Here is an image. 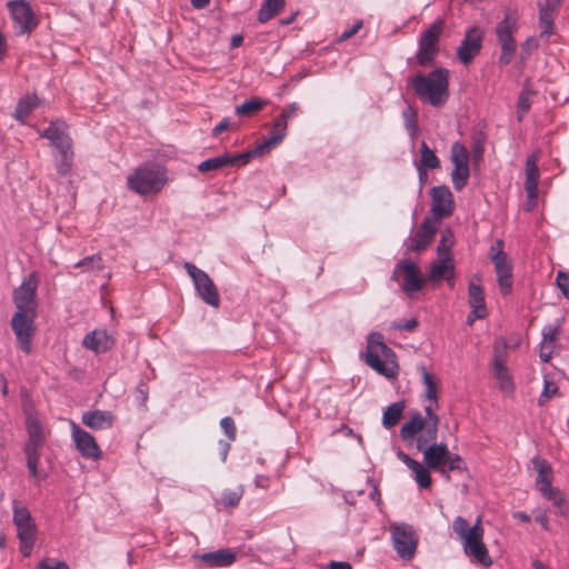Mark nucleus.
Instances as JSON below:
<instances>
[{"label": "nucleus", "mask_w": 569, "mask_h": 569, "mask_svg": "<svg viewBox=\"0 0 569 569\" xmlns=\"http://www.w3.org/2000/svg\"><path fill=\"white\" fill-rule=\"evenodd\" d=\"M81 421L92 430H104L112 427L113 416L110 411L90 410L82 415Z\"/></svg>", "instance_id": "obj_29"}, {"label": "nucleus", "mask_w": 569, "mask_h": 569, "mask_svg": "<svg viewBox=\"0 0 569 569\" xmlns=\"http://www.w3.org/2000/svg\"><path fill=\"white\" fill-rule=\"evenodd\" d=\"M540 492L546 499L550 500L555 506H557V507L562 506L563 496L558 488H553L550 486V487L541 490Z\"/></svg>", "instance_id": "obj_48"}, {"label": "nucleus", "mask_w": 569, "mask_h": 569, "mask_svg": "<svg viewBox=\"0 0 569 569\" xmlns=\"http://www.w3.org/2000/svg\"><path fill=\"white\" fill-rule=\"evenodd\" d=\"M183 268L192 279L194 289L202 301L211 307L218 308L220 305V296L209 274L191 262H184Z\"/></svg>", "instance_id": "obj_11"}, {"label": "nucleus", "mask_w": 569, "mask_h": 569, "mask_svg": "<svg viewBox=\"0 0 569 569\" xmlns=\"http://www.w3.org/2000/svg\"><path fill=\"white\" fill-rule=\"evenodd\" d=\"M445 21L437 19L426 29L420 39L416 59L419 66L427 67L431 64L439 52V39L443 31Z\"/></svg>", "instance_id": "obj_8"}, {"label": "nucleus", "mask_w": 569, "mask_h": 569, "mask_svg": "<svg viewBox=\"0 0 569 569\" xmlns=\"http://www.w3.org/2000/svg\"><path fill=\"white\" fill-rule=\"evenodd\" d=\"M426 412V432L421 433L416 441V447L418 450H422L423 447L430 441V440H437L438 438V425H439V417L433 411L431 406L425 407Z\"/></svg>", "instance_id": "obj_26"}, {"label": "nucleus", "mask_w": 569, "mask_h": 569, "mask_svg": "<svg viewBox=\"0 0 569 569\" xmlns=\"http://www.w3.org/2000/svg\"><path fill=\"white\" fill-rule=\"evenodd\" d=\"M237 553L231 549H219L199 556V559L209 568H221L231 566Z\"/></svg>", "instance_id": "obj_28"}, {"label": "nucleus", "mask_w": 569, "mask_h": 569, "mask_svg": "<svg viewBox=\"0 0 569 569\" xmlns=\"http://www.w3.org/2000/svg\"><path fill=\"white\" fill-rule=\"evenodd\" d=\"M539 169L537 166V160L533 156L529 157L526 162V182L525 190L528 197V207L527 210H531V208L536 204L538 198V183H539Z\"/></svg>", "instance_id": "obj_24"}, {"label": "nucleus", "mask_w": 569, "mask_h": 569, "mask_svg": "<svg viewBox=\"0 0 569 569\" xmlns=\"http://www.w3.org/2000/svg\"><path fill=\"white\" fill-rule=\"evenodd\" d=\"M431 196V211L435 217L442 219L449 217L455 208L453 197L447 186L432 187L430 190Z\"/></svg>", "instance_id": "obj_20"}, {"label": "nucleus", "mask_w": 569, "mask_h": 569, "mask_svg": "<svg viewBox=\"0 0 569 569\" xmlns=\"http://www.w3.org/2000/svg\"><path fill=\"white\" fill-rule=\"evenodd\" d=\"M421 451L427 468L439 472L447 480L450 479V471L466 470L462 458L458 453L450 452L445 442L438 443L437 440H430Z\"/></svg>", "instance_id": "obj_5"}, {"label": "nucleus", "mask_w": 569, "mask_h": 569, "mask_svg": "<svg viewBox=\"0 0 569 569\" xmlns=\"http://www.w3.org/2000/svg\"><path fill=\"white\" fill-rule=\"evenodd\" d=\"M231 126L229 118L222 119L213 129L212 136L217 137Z\"/></svg>", "instance_id": "obj_62"}, {"label": "nucleus", "mask_w": 569, "mask_h": 569, "mask_svg": "<svg viewBox=\"0 0 569 569\" xmlns=\"http://www.w3.org/2000/svg\"><path fill=\"white\" fill-rule=\"evenodd\" d=\"M450 160L453 169L450 173L455 190L461 191L468 183L470 177L469 152L459 141L453 142L450 149Z\"/></svg>", "instance_id": "obj_14"}, {"label": "nucleus", "mask_w": 569, "mask_h": 569, "mask_svg": "<svg viewBox=\"0 0 569 569\" xmlns=\"http://www.w3.org/2000/svg\"><path fill=\"white\" fill-rule=\"evenodd\" d=\"M553 346L540 343L539 357L542 362H548L551 358Z\"/></svg>", "instance_id": "obj_60"}, {"label": "nucleus", "mask_w": 569, "mask_h": 569, "mask_svg": "<svg viewBox=\"0 0 569 569\" xmlns=\"http://www.w3.org/2000/svg\"><path fill=\"white\" fill-rule=\"evenodd\" d=\"M267 104L266 100L253 97L236 107L234 112L239 117H251L259 112Z\"/></svg>", "instance_id": "obj_39"}, {"label": "nucleus", "mask_w": 569, "mask_h": 569, "mask_svg": "<svg viewBox=\"0 0 569 569\" xmlns=\"http://www.w3.org/2000/svg\"><path fill=\"white\" fill-rule=\"evenodd\" d=\"M329 569H352L351 565L349 562L345 561H331L328 565Z\"/></svg>", "instance_id": "obj_64"}, {"label": "nucleus", "mask_w": 569, "mask_h": 569, "mask_svg": "<svg viewBox=\"0 0 569 569\" xmlns=\"http://www.w3.org/2000/svg\"><path fill=\"white\" fill-rule=\"evenodd\" d=\"M472 160L475 163H478L482 160L483 158V150H485V147H483V138L482 137H478L477 139H475L473 143H472Z\"/></svg>", "instance_id": "obj_55"}, {"label": "nucleus", "mask_w": 569, "mask_h": 569, "mask_svg": "<svg viewBox=\"0 0 569 569\" xmlns=\"http://www.w3.org/2000/svg\"><path fill=\"white\" fill-rule=\"evenodd\" d=\"M418 166L426 169H437L440 167L439 158L425 141H422L420 146V161Z\"/></svg>", "instance_id": "obj_41"}, {"label": "nucleus", "mask_w": 569, "mask_h": 569, "mask_svg": "<svg viewBox=\"0 0 569 569\" xmlns=\"http://www.w3.org/2000/svg\"><path fill=\"white\" fill-rule=\"evenodd\" d=\"M18 538L20 540V552L24 557L30 556L33 545H34L36 535H28V536H22V537H18Z\"/></svg>", "instance_id": "obj_52"}, {"label": "nucleus", "mask_w": 569, "mask_h": 569, "mask_svg": "<svg viewBox=\"0 0 569 569\" xmlns=\"http://www.w3.org/2000/svg\"><path fill=\"white\" fill-rule=\"evenodd\" d=\"M26 428L28 432V440L24 445L23 451L26 455L27 468L29 475L36 480V482H41L47 479V473L38 468L46 442L43 428L41 422L32 416L27 417Z\"/></svg>", "instance_id": "obj_6"}, {"label": "nucleus", "mask_w": 569, "mask_h": 569, "mask_svg": "<svg viewBox=\"0 0 569 569\" xmlns=\"http://www.w3.org/2000/svg\"><path fill=\"white\" fill-rule=\"evenodd\" d=\"M251 153L249 151L230 154L223 153L218 157L209 158L199 163L198 170L202 173L209 171H218L227 167L243 166L250 161Z\"/></svg>", "instance_id": "obj_19"}, {"label": "nucleus", "mask_w": 569, "mask_h": 569, "mask_svg": "<svg viewBox=\"0 0 569 569\" xmlns=\"http://www.w3.org/2000/svg\"><path fill=\"white\" fill-rule=\"evenodd\" d=\"M506 351L505 349H500L495 347V357L492 360V371L493 377L496 378L499 389L505 393L513 392L515 386L509 375L508 368L506 366L505 360Z\"/></svg>", "instance_id": "obj_21"}, {"label": "nucleus", "mask_w": 569, "mask_h": 569, "mask_svg": "<svg viewBox=\"0 0 569 569\" xmlns=\"http://www.w3.org/2000/svg\"><path fill=\"white\" fill-rule=\"evenodd\" d=\"M531 91L529 89H522L518 99V109L522 113H526L531 107Z\"/></svg>", "instance_id": "obj_53"}, {"label": "nucleus", "mask_w": 569, "mask_h": 569, "mask_svg": "<svg viewBox=\"0 0 569 569\" xmlns=\"http://www.w3.org/2000/svg\"><path fill=\"white\" fill-rule=\"evenodd\" d=\"M451 233L448 231L447 233H443L441 236V239L438 243V253L440 257H446L448 256V252L450 250V247H451Z\"/></svg>", "instance_id": "obj_56"}, {"label": "nucleus", "mask_w": 569, "mask_h": 569, "mask_svg": "<svg viewBox=\"0 0 569 569\" xmlns=\"http://www.w3.org/2000/svg\"><path fill=\"white\" fill-rule=\"evenodd\" d=\"M37 569H69V567L64 561L46 558L37 565Z\"/></svg>", "instance_id": "obj_54"}, {"label": "nucleus", "mask_w": 569, "mask_h": 569, "mask_svg": "<svg viewBox=\"0 0 569 569\" xmlns=\"http://www.w3.org/2000/svg\"><path fill=\"white\" fill-rule=\"evenodd\" d=\"M483 30L480 27L468 29L457 49L458 60L468 66L479 54L482 48Z\"/></svg>", "instance_id": "obj_17"}, {"label": "nucleus", "mask_w": 569, "mask_h": 569, "mask_svg": "<svg viewBox=\"0 0 569 569\" xmlns=\"http://www.w3.org/2000/svg\"><path fill=\"white\" fill-rule=\"evenodd\" d=\"M284 0H264L258 11L257 19L266 23L278 14L284 7Z\"/></svg>", "instance_id": "obj_38"}, {"label": "nucleus", "mask_w": 569, "mask_h": 569, "mask_svg": "<svg viewBox=\"0 0 569 569\" xmlns=\"http://www.w3.org/2000/svg\"><path fill=\"white\" fill-rule=\"evenodd\" d=\"M538 48L537 40L535 38H528L522 44H521V52L522 58L530 56L531 52Z\"/></svg>", "instance_id": "obj_58"}, {"label": "nucleus", "mask_w": 569, "mask_h": 569, "mask_svg": "<svg viewBox=\"0 0 569 569\" xmlns=\"http://www.w3.org/2000/svg\"><path fill=\"white\" fill-rule=\"evenodd\" d=\"M286 136L287 130L283 128V126L273 123L268 138L249 151V153H251V158L269 152L271 149L277 147Z\"/></svg>", "instance_id": "obj_30"}, {"label": "nucleus", "mask_w": 569, "mask_h": 569, "mask_svg": "<svg viewBox=\"0 0 569 569\" xmlns=\"http://www.w3.org/2000/svg\"><path fill=\"white\" fill-rule=\"evenodd\" d=\"M426 421L419 411H415L409 421L402 425L400 436L405 441H412L418 432H426Z\"/></svg>", "instance_id": "obj_33"}, {"label": "nucleus", "mask_w": 569, "mask_h": 569, "mask_svg": "<svg viewBox=\"0 0 569 569\" xmlns=\"http://www.w3.org/2000/svg\"><path fill=\"white\" fill-rule=\"evenodd\" d=\"M415 480L420 488L427 489L431 486V477L429 468L425 465L415 473Z\"/></svg>", "instance_id": "obj_50"}, {"label": "nucleus", "mask_w": 569, "mask_h": 569, "mask_svg": "<svg viewBox=\"0 0 569 569\" xmlns=\"http://www.w3.org/2000/svg\"><path fill=\"white\" fill-rule=\"evenodd\" d=\"M502 247L503 242L501 240L496 241L490 248V259L495 266L500 292L508 296L512 289V264Z\"/></svg>", "instance_id": "obj_13"}, {"label": "nucleus", "mask_w": 569, "mask_h": 569, "mask_svg": "<svg viewBox=\"0 0 569 569\" xmlns=\"http://www.w3.org/2000/svg\"><path fill=\"white\" fill-rule=\"evenodd\" d=\"M137 400L141 406H146L148 400V387L144 382H140L137 387Z\"/></svg>", "instance_id": "obj_59"}, {"label": "nucleus", "mask_w": 569, "mask_h": 569, "mask_svg": "<svg viewBox=\"0 0 569 569\" xmlns=\"http://www.w3.org/2000/svg\"><path fill=\"white\" fill-rule=\"evenodd\" d=\"M452 530L460 539L465 553L470 557L472 561L483 567H489L492 563V559L483 543V528L480 517H478L476 523L470 527L469 522L463 517L458 516L452 521Z\"/></svg>", "instance_id": "obj_2"}, {"label": "nucleus", "mask_w": 569, "mask_h": 569, "mask_svg": "<svg viewBox=\"0 0 569 569\" xmlns=\"http://www.w3.org/2000/svg\"><path fill=\"white\" fill-rule=\"evenodd\" d=\"M365 361L371 369L386 378H395L398 375L399 367L396 355L385 343L383 336L380 332H371L368 336Z\"/></svg>", "instance_id": "obj_3"}, {"label": "nucleus", "mask_w": 569, "mask_h": 569, "mask_svg": "<svg viewBox=\"0 0 569 569\" xmlns=\"http://www.w3.org/2000/svg\"><path fill=\"white\" fill-rule=\"evenodd\" d=\"M402 117L405 121V128L410 136L411 139H415L418 134V123H417V113L411 108L408 107L402 111Z\"/></svg>", "instance_id": "obj_43"}, {"label": "nucleus", "mask_w": 569, "mask_h": 569, "mask_svg": "<svg viewBox=\"0 0 569 569\" xmlns=\"http://www.w3.org/2000/svg\"><path fill=\"white\" fill-rule=\"evenodd\" d=\"M556 284L562 295L569 300V273L566 271H558L556 277Z\"/></svg>", "instance_id": "obj_51"}, {"label": "nucleus", "mask_w": 569, "mask_h": 569, "mask_svg": "<svg viewBox=\"0 0 569 569\" xmlns=\"http://www.w3.org/2000/svg\"><path fill=\"white\" fill-rule=\"evenodd\" d=\"M418 371L421 376V381L425 386V398L429 401L437 402L439 380L435 373L430 372L425 365L418 366Z\"/></svg>", "instance_id": "obj_35"}, {"label": "nucleus", "mask_w": 569, "mask_h": 569, "mask_svg": "<svg viewBox=\"0 0 569 569\" xmlns=\"http://www.w3.org/2000/svg\"><path fill=\"white\" fill-rule=\"evenodd\" d=\"M7 7L17 36L29 34L39 26V20L27 0H11Z\"/></svg>", "instance_id": "obj_12"}, {"label": "nucleus", "mask_w": 569, "mask_h": 569, "mask_svg": "<svg viewBox=\"0 0 569 569\" xmlns=\"http://www.w3.org/2000/svg\"><path fill=\"white\" fill-rule=\"evenodd\" d=\"M400 277L403 278L400 286L408 295L419 291L425 284V279L421 277L418 266L408 259H401L395 266L391 280L399 282Z\"/></svg>", "instance_id": "obj_16"}, {"label": "nucleus", "mask_w": 569, "mask_h": 569, "mask_svg": "<svg viewBox=\"0 0 569 569\" xmlns=\"http://www.w3.org/2000/svg\"><path fill=\"white\" fill-rule=\"evenodd\" d=\"M71 435L77 450L87 459L98 460L102 452L91 433L81 429L77 423L71 422Z\"/></svg>", "instance_id": "obj_18"}, {"label": "nucleus", "mask_w": 569, "mask_h": 569, "mask_svg": "<svg viewBox=\"0 0 569 569\" xmlns=\"http://www.w3.org/2000/svg\"><path fill=\"white\" fill-rule=\"evenodd\" d=\"M518 19V11L508 9L496 27L497 40L501 48L498 61L501 66H508L516 53L517 44L513 36L519 29Z\"/></svg>", "instance_id": "obj_7"}, {"label": "nucleus", "mask_w": 569, "mask_h": 569, "mask_svg": "<svg viewBox=\"0 0 569 569\" xmlns=\"http://www.w3.org/2000/svg\"><path fill=\"white\" fill-rule=\"evenodd\" d=\"M436 233V227L429 218H425L415 237L407 243V251H422L431 243Z\"/></svg>", "instance_id": "obj_23"}, {"label": "nucleus", "mask_w": 569, "mask_h": 569, "mask_svg": "<svg viewBox=\"0 0 569 569\" xmlns=\"http://www.w3.org/2000/svg\"><path fill=\"white\" fill-rule=\"evenodd\" d=\"M468 296L471 311L468 315L467 321L471 325L477 319L486 318L488 312L485 303L483 288L480 284L470 281L468 286Z\"/></svg>", "instance_id": "obj_22"}, {"label": "nucleus", "mask_w": 569, "mask_h": 569, "mask_svg": "<svg viewBox=\"0 0 569 569\" xmlns=\"http://www.w3.org/2000/svg\"><path fill=\"white\" fill-rule=\"evenodd\" d=\"M13 523L17 527L18 537L36 535V523L26 507L14 503L13 506Z\"/></svg>", "instance_id": "obj_27"}, {"label": "nucleus", "mask_w": 569, "mask_h": 569, "mask_svg": "<svg viewBox=\"0 0 569 569\" xmlns=\"http://www.w3.org/2000/svg\"><path fill=\"white\" fill-rule=\"evenodd\" d=\"M362 26H363V21L357 20L351 28L345 30L341 33L338 41L343 42V41L350 39L353 34H356L362 28Z\"/></svg>", "instance_id": "obj_57"}, {"label": "nucleus", "mask_w": 569, "mask_h": 569, "mask_svg": "<svg viewBox=\"0 0 569 569\" xmlns=\"http://www.w3.org/2000/svg\"><path fill=\"white\" fill-rule=\"evenodd\" d=\"M561 320H557L556 325L546 326L542 329V340L541 343L555 346L557 337L560 331Z\"/></svg>", "instance_id": "obj_46"}, {"label": "nucleus", "mask_w": 569, "mask_h": 569, "mask_svg": "<svg viewBox=\"0 0 569 569\" xmlns=\"http://www.w3.org/2000/svg\"><path fill=\"white\" fill-rule=\"evenodd\" d=\"M37 313H20L14 312L11 318L10 325L16 335L19 348L26 353L32 350V339L36 335L34 320Z\"/></svg>", "instance_id": "obj_15"}, {"label": "nucleus", "mask_w": 569, "mask_h": 569, "mask_svg": "<svg viewBox=\"0 0 569 569\" xmlns=\"http://www.w3.org/2000/svg\"><path fill=\"white\" fill-rule=\"evenodd\" d=\"M298 109H299L298 103L297 102H292L286 109H283L281 111V113L287 114V118L290 119V118H293L297 114Z\"/></svg>", "instance_id": "obj_63"}, {"label": "nucleus", "mask_w": 569, "mask_h": 569, "mask_svg": "<svg viewBox=\"0 0 569 569\" xmlns=\"http://www.w3.org/2000/svg\"><path fill=\"white\" fill-rule=\"evenodd\" d=\"M83 346L96 353H102L112 348L113 340L104 330H93L84 336Z\"/></svg>", "instance_id": "obj_31"}, {"label": "nucleus", "mask_w": 569, "mask_h": 569, "mask_svg": "<svg viewBox=\"0 0 569 569\" xmlns=\"http://www.w3.org/2000/svg\"><path fill=\"white\" fill-rule=\"evenodd\" d=\"M40 137L51 141V143L59 149H67L71 147L70 137L62 130L58 123L51 122L49 127L40 132Z\"/></svg>", "instance_id": "obj_32"}, {"label": "nucleus", "mask_w": 569, "mask_h": 569, "mask_svg": "<svg viewBox=\"0 0 569 569\" xmlns=\"http://www.w3.org/2000/svg\"><path fill=\"white\" fill-rule=\"evenodd\" d=\"M76 268H84L89 271H100L103 269L102 258L100 254H92L79 260L76 264Z\"/></svg>", "instance_id": "obj_44"}, {"label": "nucleus", "mask_w": 569, "mask_h": 569, "mask_svg": "<svg viewBox=\"0 0 569 569\" xmlns=\"http://www.w3.org/2000/svg\"><path fill=\"white\" fill-rule=\"evenodd\" d=\"M532 465L535 470L537 471V479H536V486L539 491L548 488L551 486L552 477H551V468L549 463L540 459L538 457H535L532 459Z\"/></svg>", "instance_id": "obj_36"}, {"label": "nucleus", "mask_w": 569, "mask_h": 569, "mask_svg": "<svg viewBox=\"0 0 569 569\" xmlns=\"http://www.w3.org/2000/svg\"><path fill=\"white\" fill-rule=\"evenodd\" d=\"M39 99L36 94L31 96H24L21 99H19L16 110H14V118L21 122L24 123L26 120L31 114L32 110L38 106Z\"/></svg>", "instance_id": "obj_37"}, {"label": "nucleus", "mask_w": 569, "mask_h": 569, "mask_svg": "<svg viewBox=\"0 0 569 569\" xmlns=\"http://www.w3.org/2000/svg\"><path fill=\"white\" fill-rule=\"evenodd\" d=\"M393 327L399 330L413 331L418 327V321L412 318L405 322L396 323Z\"/></svg>", "instance_id": "obj_61"}, {"label": "nucleus", "mask_w": 569, "mask_h": 569, "mask_svg": "<svg viewBox=\"0 0 569 569\" xmlns=\"http://www.w3.org/2000/svg\"><path fill=\"white\" fill-rule=\"evenodd\" d=\"M409 84L422 102L432 107L443 106L449 98V72L445 68L428 74L419 73L410 79Z\"/></svg>", "instance_id": "obj_1"}, {"label": "nucleus", "mask_w": 569, "mask_h": 569, "mask_svg": "<svg viewBox=\"0 0 569 569\" xmlns=\"http://www.w3.org/2000/svg\"><path fill=\"white\" fill-rule=\"evenodd\" d=\"M390 533L398 556L403 560L412 559L418 546V535L413 527L405 522L391 523Z\"/></svg>", "instance_id": "obj_10"}, {"label": "nucleus", "mask_w": 569, "mask_h": 569, "mask_svg": "<svg viewBox=\"0 0 569 569\" xmlns=\"http://www.w3.org/2000/svg\"><path fill=\"white\" fill-rule=\"evenodd\" d=\"M59 156L56 160V167L57 171L66 176L69 173L71 167H72V160H73V152H72V146L68 147L67 149H59Z\"/></svg>", "instance_id": "obj_42"}, {"label": "nucleus", "mask_w": 569, "mask_h": 569, "mask_svg": "<svg viewBox=\"0 0 569 569\" xmlns=\"http://www.w3.org/2000/svg\"><path fill=\"white\" fill-rule=\"evenodd\" d=\"M220 427L223 430L224 435L230 441L236 440L237 429L234 421L231 417H224L220 420Z\"/></svg>", "instance_id": "obj_49"}, {"label": "nucleus", "mask_w": 569, "mask_h": 569, "mask_svg": "<svg viewBox=\"0 0 569 569\" xmlns=\"http://www.w3.org/2000/svg\"><path fill=\"white\" fill-rule=\"evenodd\" d=\"M243 490L241 488H238L236 490L227 489L221 495V503L224 507H236L238 506L241 497H242Z\"/></svg>", "instance_id": "obj_47"}, {"label": "nucleus", "mask_w": 569, "mask_h": 569, "mask_svg": "<svg viewBox=\"0 0 569 569\" xmlns=\"http://www.w3.org/2000/svg\"><path fill=\"white\" fill-rule=\"evenodd\" d=\"M168 182L167 170L157 163H143L127 178L128 188L140 194H157Z\"/></svg>", "instance_id": "obj_4"}, {"label": "nucleus", "mask_w": 569, "mask_h": 569, "mask_svg": "<svg viewBox=\"0 0 569 569\" xmlns=\"http://www.w3.org/2000/svg\"><path fill=\"white\" fill-rule=\"evenodd\" d=\"M39 279L36 272L23 278L21 284L13 290L12 300L17 308L16 312L37 313L38 299L37 289Z\"/></svg>", "instance_id": "obj_9"}, {"label": "nucleus", "mask_w": 569, "mask_h": 569, "mask_svg": "<svg viewBox=\"0 0 569 569\" xmlns=\"http://www.w3.org/2000/svg\"><path fill=\"white\" fill-rule=\"evenodd\" d=\"M556 6L547 0L539 8L540 37L548 39L553 33V14Z\"/></svg>", "instance_id": "obj_34"}, {"label": "nucleus", "mask_w": 569, "mask_h": 569, "mask_svg": "<svg viewBox=\"0 0 569 569\" xmlns=\"http://www.w3.org/2000/svg\"><path fill=\"white\" fill-rule=\"evenodd\" d=\"M405 403L401 401L390 405L383 412L382 425L385 428L390 429L395 427L401 418Z\"/></svg>", "instance_id": "obj_40"}, {"label": "nucleus", "mask_w": 569, "mask_h": 569, "mask_svg": "<svg viewBox=\"0 0 569 569\" xmlns=\"http://www.w3.org/2000/svg\"><path fill=\"white\" fill-rule=\"evenodd\" d=\"M557 392H558V386L556 385V382L550 380L548 377H545L543 389L538 399L539 406H543Z\"/></svg>", "instance_id": "obj_45"}, {"label": "nucleus", "mask_w": 569, "mask_h": 569, "mask_svg": "<svg viewBox=\"0 0 569 569\" xmlns=\"http://www.w3.org/2000/svg\"><path fill=\"white\" fill-rule=\"evenodd\" d=\"M455 267L451 263L449 256L440 257L437 261L431 262L428 273V280L431 282L446 279L448 284L452 288L455 286Z\"/></svg>", "instance_id": "obj_25"}]
</instances>
